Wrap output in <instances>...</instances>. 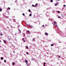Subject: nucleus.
Segmentation results:
<instances>
[{"instance_id": "obj_14", "label": "nucleus", "mask_w": 66, "mask_h": 66, "mask_svg": "<svg viewBox=\"0 0 66 66\" xmlns=\"http://www.w3.org/2000/svg\"><path fill=\"white\" fill-rule=\"evenodd\" d=\"M29 12H31V10L30 9L29 10Z\"/></svg>"}, {"instance_id": "obj_29", "label": "nucleus", "mask_w": 66, "mask_h": 66, "mask_svg": "<svg viewBox=\"0 0 66 66\" xmlns=\"http://www.w3.org/2000/svg\"><path fill=\"white\" fill-rule=\"evenodd\" d=\"M35 6H37V5L36 4L35 5Z\"/></svg>"}, {"instance_id": "obj_33", "label": "nucleus", "mask_w": 66, "mask_h": 66, "mask_svg": "<svg viewBox=\"0 0 66 66\" xmlns=\"http://www.w3.org/2000/svg\"><path fill=\"white\" fill-rule=\"evenodd\" d=\"M18 28H19V26H18Z\"/></svg>"}, {"instance_id": "obj_19", "label": "nucleus", "mask_w": 66, "mask_h": 66, "mask_svg": "<svg viewBox=\"0 0 66 66\" xmlns=\"http://www.w3.org/2000/svg\"><path fill=\"white\" fill-rule=\"evenodd\" d=\"M14 64H15V62H13V65H14Z\"/></svg>"}, {"instance_id": "obj_6", "label": "nucleus", "mask_w": 66, "mask_h": 66, "mask_svg": "<svg viewBox=\"0 0 66 66\" xmlns=\"http://www.w3.org/2000/svg\"><path fill=\"white\" fill-rule=\"evenodd\" d=\"M56 12H58L59 14H60V11H57Z\"/></svg>"}, {"instance_id": "obj_3", "label": "nucleus", "mask_w": 66, "mask_h": 66, "mask_svg": "<svg viewBox=\"0 0 66 66\" xmlns=\"http://www.w3.org/2000/svg\"><path fill=\"white\" fill-rule=\"evenodd\" d=\"M10 9L11 8L10 7H9L7 8V10H10Z\"/></svg>"}, {"instance_id": "obj_13", "label": "nucleus", "mask_w": 66, "mask_h": 66, "mask_svg": "<svg viewBox=\"0 0 66 66\" xmlns=\"http://www.w3.org/2000/svg\"><path fill=\"white\" fill-rule=\"evenodd\" d=\"M32 6H34V7H35V6L34 5H32Z\"/></svg>"}, {"instance_id": "obj_26", "label": "nucleus", "mask_w": 66, "mask_h": 66, "mask_svg": "<svg viewBox=\"0 0 66 66\" xmlns=\"http://www.w3.org/2000/svg\"><path fill=\"white\" fill-rule=\"evenodd\" d=\"M27 54L28 55L29 54V53H28V52H27Z\"/></svg>"}, {"instance_id": "obj_12", "label": "nucleus", "mask_w": 66, "mask_h": 66, "mask_svg": "<svg viewBox=\"0 0 66 66\" xmlns=\"http://www.w3.org/2000/svg\"><path fill=\"white\" fill-rule=\"evenodd\" d=\"M1 59L2 60H3V57H2L1 58Z\"/></svg>"}, {"instance_id": "obj_30", "label": "nucleus", "mask_w": 66, "mask_h": 66, "mask_svg": "<svg viewBox=\"0 0 66 66\" xmlns=\"http://www.w3.org/2000/svg\"><path fill=\"white\" fill-rule=\"evenodd\" d=\"M58 56L59 57V58H60V56Z\"/></svg>"}, {"instance_id": "obj_20", "label": "nucleus", "mask_w": 66, "mask_h": 66, "mask_svg": "<svg viewBox=\"0 0 66 66\" xmlns=\"http://www.w3.org/2000/svg\"><path fill=\"white\" fill-rule=\"evenodd\" d=\"M29 16H32V14H29Z\"/></svg>"}, {"instance_id": "obj_1", "label": "nucleus", "mask_w": 66, "mask_h": 66, "mask_svg": "<svg viewBox=\"0 0 66 66\" xmlns=\"http://www.w3.org/2000/svg\"><path fill=\"white\" fill-rule=\"evenodd\" d=\"M55 23H56V22L54 21V24L55 26H56V24Z\"/></svg>"}, {"instance_id": "obj_4", "label": "nucleus", "mask_w": 66, "mask_h": 66, "mask_svg": "<svg viewBox=\"0 0 66 66\" xmlns=\"http://www.w3.org/2000/svg\"><path fill=\"white\" fill-rule=\"evenodd\" d=\"M45 34H46V35H48V33H47L46 32H45Z\"/></svg>"}, {"instance_id": "obj_17", "label": "nucleus", "mask_w": 66, "mask_h": 66, "mask_svg": "<svg viewBox=\"0 0 66 66\" xmlns=\"http://www.w3.org/2000/svg\"><path fill=\"white\" fill-rule=\"evenodd\" d=\"M22 15L23 16H25V15L24 14V13H22Z\"/></svg>"}, {"instance_id": "obj_8", "label": "nucleus", "mask_w": 66, "mask_h": 66, "mask_svg": "<svg viewBox=\"0 0 66 66\" xmlns=\"http://www.w3.org/2000/svg\"><path fill=\"white\" fill-rule=\"evenodd\" d=\"M4 42L5 43V44H6V42L5 41V40H4Z\"/></svg>"}, {"instance_id": "obj_5", "label": "nucleus", "mask_w": 66, "mask_h": 66, "mask_svg": "<svg viewBox=\"0 0 66 66\" xmlns=\"http://www.w3.org/2000/svg\"><path fill=\"white\" fill-rule=\"evenodd\" d=\"M22 40H23V42H25V40H24V39L23 38L22 39Z\"/></svg>"}, {"instance_id": "obj_36", "label": "nucleus", "mask_w": 66, "mask_h": 66, "mask_svg": "<svg viewBox=\"0 0 66 66\" xmlns=\"http://www.w3.org/2000/svg\"><path fill=\"white\" fill-rule=\"evenodd\" d=\"M1 42V41L0 40V42Z\"/></svg>"}, {"instance_id": "obj_16", "label": "nucleus", "mask_w": 66, "mask_h": 66, "mask_svg": "<svg viewBox=\"0 0 66 66\" xmlns=\"http://www.w3.org/2000/svg\"><path fill=\"white\" fill-rule=\"evenodd\" d=\"M0 11L1 12V11H2V9L1 8L0 9Z\"/></svg>"}, {"instance_id": "obj_32", "label": "nucleus", "mask_w": 66, "mask_h": 66, "mask_svg": "<svg viewBox=\"0 0 66 66\" xmlns=\"http://www.w3.org/2000/svg\"><path fill=\"white\" fill-rule=\"evenodd\" d=\"M64 6H66V5H64Z\"/></svg>"}, {"instance_id": "obj_2", "label": "nucleus", "mask_w": 66, "mask_h": 66, "mask_svg": "<svg viewBox=\"0 0 66 66\" xmlns=\"http://www.w3.org/2000/svg\"><path fill=\"white\" fill-rule=\"evenodd\" d=\"M27 32L28 33V34H30V31L29 30H27Z\"/></svg>"}, {"instance_id": "obj_34", "label": "nucleus", "mask_w": 66, "mask_h": 66, "mask_svg": "<svg viewBox=\"0 0 66 66\" xmlns=\"http://www.w3.org/2000/svg\"><path fill=\"white\" fill-rule=\"evenodd\" d=\"M57 1H60V0H56Z\"/></svg>"}, {"instance_id": "obj_23", "label": "nucleus", "mask_w": 66, "mask_h": 66, "mask_svg": "<svg viewBox=\"0 0 66 66\" xmlns=\"http://www.w3.org/2000/svg\"><path fill=\"white\" fill-rule=\"evenodd\" d=\"M51 2H53V0H51Z\"/></svg>"}, {"instance_id": "obj_37", "label": "nucleus", "mask_w": 66, "mask_h": 66, "mask_svg": "<svg viewBox=\"0 0 66 66\" xmlns=\"http://www.w3.org/2000/svg\"><path fill=\"white\" fill-rule=\"evenodd\" d=\"M13 52H14V53H15V52L14 51Z\"/></svg>"}, {"instance_id": "obj_39", "label": "nucleus", "mask_w": 66, "mask_h": 66, "mask_svg": "<svg viewBox=\"0 0 66 66\" xmlns=\"http://www.w3.org/2000/svg\"><path fill=\"white\" fill-rule=\"evenodd\" d=\"M0 31H1V30H0Z\"/></svg>"}, {"instance_id": "obj_24", "label": "nucleus", "mask_w": 66, "mask_h": 66, "mask_svg": "<svg viewBox=\"0 0 66 66\" xmlns=\"http://www.w3.org/2000/svg\"><path fill=\"white\" fill-rule=\"evenodd\" d=\"M23 35H24V36H25V35H25V34H24V33H23Z\"/></svg>"}, {"instance_id": "obj_10", "label": "nucleus", "mask_w": 66, "mask_h": 66, "mask_svg": "<svg viewBox=\"0 0 66 66\" xmlns=\"http://www.w3.org/2000/svg\"><path fill=\"white\" fill-rule=\"evenodd\" d=\"M55 6L57 5V3H56V4H55Z\"/></svg>"}, {"instance_id": "obj_15", "label": "nucleus", "mask_w": 66, "mask_h": 66, "mask_svg": "<svg viewBox=\"0 0 66 66\" xmlns=\"http://www.w3.org/2000/svg\"><path fill=\"white\" fill-rule=\"evenodd\" d=\"M8 39L9 40H10L11 39V38H8Z\"/></svg>"}, {"instance_id": "obj_28", "label": "nucleus", "mask_w": 66, "mask_h": 66, "mask_svg": "<svg viewBox=\"0 0 66 66\" xmlns=\"http://www.w3.org/2000/svg\"><path fill=\"white\" fill-rule=\"evenodd\" d=\"M26 48H27V49H28V46L26 47Z\"/></svg>"}, {"instance_id": "obj_7", "label": "nucleus", "mask_w": 66, "mask_h": 66, "mask_svg": "<svg viewBox=\"0 0 66 66\" xmlns=\"http://www.w3.org/2000/svg\"><path fill=\"white\" fill-rule=\"evenodd\" d=\"M35 38H34L32 39V41H35Z\"/></svg>"}, {"instance_id": "obj_21", "label": "nucleus", "mask_w": 66, "mask_h": 66, "mask_svg": "<svg viewBox=\"0 0 66 66\" xmlns=\"http://www.w3.org/2000/svg\"><path fill=\"white\" fill-rule=\"evenodd\" d=\"M4 62H5V63H6V60H5L4 61Z\"/></svg>"}, {"instance_id": "obj_11", "label": "nucleus", "mask_w": 66, "mask_h": 66, "mask_svg": "<svg viewBox=\"0 0 66 66\" xmlns=\"http://www.w3.org/2000/svg\"><path fill=\"white\" fill-rule=\"evenodd\" d=\"M19 31H20V33H21V31L20 30V29H19Z\"/></svg>"}, {"instance_id": "obj_22", "label": "nucleus", "mask_w": 66, "mask_h": 66, "mask_svg": "<svg viewBox=\"0 0 66 66\" xmlns=\"http://www.w3.org/2000/svg\"><path fill=\"white\" fill-rule=\"evenodd\" d=\"M58 18H61V16H58Z\"/></svg>"}, {"instance_id": "obj_27", "label": "nucleus", "mask_w": 66, "mask_h": 66, "mask_svg": "<svg viewBox=\"0 0 66 66\" xmlns=\"http://www.w3.org/2000/svg\"><path fill=\"white\" fill-rule=\"evenodd\" d=\"M2 35H3L2 34H1V36H2Z\"/></svg>"}, {"instance_id": "obj_25", "label": "nucleus", "mask_w": 66, "mask_h": 66, "mask_svg": "<svg viewBox=\"0 0 66 66\" xmlns=\"http://www.w3.org/2000/svg\"><path fill=\"white\" fill-rule=\"evenodd\" d=\"M25 62H26V63H27V62H28V61H27V60H26V61H25Z\"/></svg>"}, {"instance_id": "obj_35", "label": "nucleus", "mask_w": 66, "mask_h": 66, "mask_svg": "<svg viewBox=\"0 0 66 66\" xmlns=\"http://www.w3.org/2000/svg\"><path fill=\"white\" fill-rule=\"evenodd\" d=\"M43 26V27H44V25H43V26Z\"/></svg>"}, {"instance_id": "obj_31", "label": "nucleus", "mask_w": 66, "mask_h": 66, "mask_svg": "<svg viewBox=\"0 0 66 66\" xmlns=\"http://www.w3.org/2000/svg\"><path fill=\"white\" fill-rule=\"evenodd\" d=\"M31 60L32 61V60H33V61L34 60H33V59H31Z\"/></svg>"}, {"instance_id": "obj_38", "label": "nucleus", "mask_w": 66, "mask_h": 66, "mask_svg": "<svg viewBox=\"0 0 66 66\" xmlns=\"http://www.w3.org/2000/svg\"><path fill=\"white\" fill-rule=\"evenodd\" d=\"M0 47H1V46H0Z\"/></svg>"}, {"instance_id": "obj_18", "label": "nucleus", "mask_w": 66, "mask_h": 66, "mask_svg": "<svg viewBox=\"0 0 66 66\" xmlns=\"http://www.w3.org/2000/svg\"><path fill=\"white\" fill-rule=\"evenodd\" d=\"M51 46H53L54 45L53 44H51Z\"/></svg>"}, {"instance_id": "obj_9", "label": "nucleus", "mask_w": 66, "mask_h": 66, "mask_svg": "<svg viewBox=\"0 0 66 66\" xmlns=\"http://www.w3.org/2000/svg\"><path fill=\"white\" fill-rule=\"evenodd\" d=\"M46 64V63L45 62H44V66H45V64Z\"/></svg>"}]
</instances>
